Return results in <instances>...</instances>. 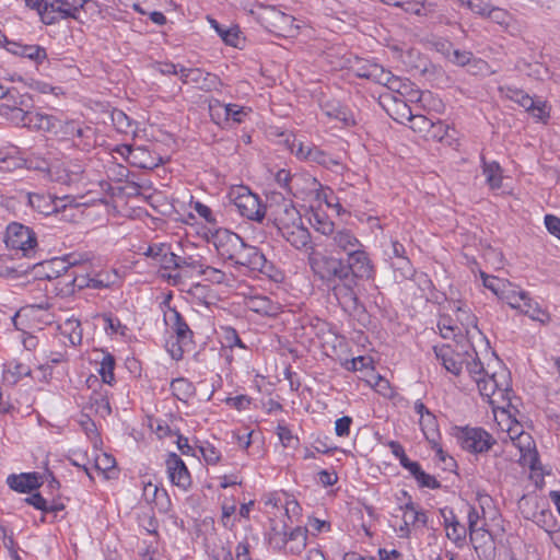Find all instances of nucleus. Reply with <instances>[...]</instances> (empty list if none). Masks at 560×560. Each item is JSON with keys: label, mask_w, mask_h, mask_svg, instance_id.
<instances>
[{"label": "nucleus", "mask_w": 560, "mask_h": 560, "mask_svg": "<svg viewBox=\"0 0 560 560\" xmlns=\"http://www.w3.org/2000/svg\"><path fill=\"white\" fill-rule=\"evenodd\" d=\"M480 395L487 399L492 408L501 409L504 413L505 408L510 406L511 382L510 374L504 368L482 377H477L475 382Z\"/></svg>", "instance_id": "obj_1"}, {"label": "nucleus", "mask_w": 560, "mask_h": 560, "mask_svg": "<svg viewBox=\"0 0 560 560\" xmlns=\"http://www.w3.org/2000/svg\"><path fill=\"white\" fill-rule=\"evenodd\" d=\"M307 261L313 273L327 285L338 279H345L346 268L341 258L326 255L314 248L308 252Z\"/></svg>", "instance_id": "obj_2"}, {"label": "nucleus", "mask_w": 560, "mask_h": 560, "mask_svg": "<svg viewBox=\"0 0 560 560\" xmlns=\"http://www.w3.org/2000/svg\"><path fill=\"white\" fill-rule=\"evenodd\" d=\"M258 21L277 36L293 37L298 34L299 26L294 24L295 19L276 7H261Z\"/></svg>", "instance_id": "obj_3"}, {"label": "nucleus", "mask_w": 560, "mask_h": 560, "mask_svg": "<svg viewBox=\"0 0 560 560\" xmlns=\"http://www.w3.org/2000/svg\"><path fill=\"white\" fill-rule=\"evenodd\" d=\"M230 199L238 213L252 221L261 222L266 215V207L259 197L245 186H237L230 191Z\"/></svg>", "instance_id": "obj_4"}, {"label": "nucleus", "mask_w": 560, "mask_h": 560, "mask_svg": "<svg viewBox=\"0 0 560 560\" xmlns=\"http://www.w3.org/2000/svg\"><path fill=\"white\" fill-rule=\"evenodd\" d=\"M5 245L25 257H33L37 249V235L28 226L12 222L7 226Z\"/></svg>", "instance_id": "obj_5"}, {"label": "nucleus", "mask_w": 560, "mask_h": 560, "mask_svg": "<svg viewBox=\"0 0 560 560\" xmlns=\"http://www.w3.org/2000/svg\"><path fill=\"white\" fill-rule=\"evenodd\" d=\"M164 322L176 336L177 347L170 350L171 355L175 360H180L184 353V347L192 343V331L184 320L183 316L175 308H170L164 314Z\"/></svg>", "instance_id": "obj_6"}, {"label": "nucleus", "mask_w": 560, "mask_h": 560, "mask_svg": "<svg viewBox=\"0 0 560 560\" xmlns=\"http://www.w3.org/2000/svg\"><path fill=\"white\" fill-rule=\"evenodd\" d=\"M208 242L213 245L222 260L232 264L242 246L243 238L228 229H217L210 232Z\"/></svg>", "instance_id": "obj_7"}, {"label": "nucleus", "mask_w": 560, "mask_h": 560, "mask_svg": "<svg viewBox=\"0 0 560 560\" xmlns=\"http://www.w3.org/2000/svg\"><path fill=\"white\" fill-rule=\"evenodd\" d=\"M457 439L464 450L474 454L486 453L495 443L492 435L482 428H462Z\"/></svg>", "instance_id": "obj_8"}, {"label": "nucleus", "mask_w": 560, "mask_h": 560, "mask_svg": "<svg viewBox=\"0 0 560 560\" xmlns=\"http://www.w3.org/2000/svg\"><path fill=\"white\" fill-rule=\"evenodd\" d=\"M343 267L346 268L343 271L345 279L350 277L371 279L374 275L373 264L363 245L347 255V260H343Z\"/></svg>", "instance_id": "obj_9"}, {"label": "nucleus", "mask_w": 560, "mask_h": 560, "mask_svg": "<svg viewBox=\"0 0 560 560\" xmlns=\"http://www.w3.org/2000/svg\"><path fill=\"white\" fill-rule=\"evenodd\" d=\"M179 72L180 81L184 84H194L203 92L217 91L222 86V82L217 74L206 72L200 68L180 67Z\"/></svg>", "instance_id": "obj_10"}, {"label": "nucleus", "mask_w": 560, "mask_h": 560, "mask_svg": "<svg viewBox=\"0 0 560 560\" xmlns=\"http://www.w3.org/2000/svg\"><path fill=\"white\" fill-rule=\"evenodd\" d=\"M463 351L459 352L450 345L433 348L436 359L445 368V370L455 376H458L465 363V355H469V349L462 346Z\"/></svg>", "instance_id": "obj_11"}, {"label": "nucleus", "mask_w": 560, "mask_h": 560, "mask_svg": "<svg viewBox=\"0 0 560 560\" xmlns=\"http://www.w3.org/2000/svg\"><path fill=\"white\" fill-rule=\"evenodd\" d=\"M232 265L247 267L252 270L262 272L266 270L267 259L257 247L243 242Z\"/></svg>", "instance_id": "obj_12"}, {"label": "nucleus", "mask_w": 560, "mask_h": 560, "mask_svg": "<svg viewBox=\"0 0 560 560\" xmlns=\"http://www.w3.org/2000/svg\"><path fill=\"white\" fill-rule=\"evenodd\" d=\"M272 217L279 232L302 223V217L291 200L279 202L272 210Z\"/></svg>", "instance_id": "obj_13"}, {"label": "nucleus", "mask_w": 560, "mask_h": 560, "mask_svg": "<svg viewBox=\"0 0 560 560\" xmlns=\"http://www.w3.org/2000/svg\"><path fill=\"white\" fill-rule=\"evenodd\" d=\"M65 198L54 197L49 194H38V192H28L27 194V202L28 205L38 213L44 215H50L52 213H57L65 209L67 205L65 203Z\"/></svg>", "instance_id": "obj_14"}, {"label": "nucleus", "mask_w": 560, "mask_h": 560, "mask_svg": "<svg viewBox=\"0 0 560 560\" xmlns=\"http://www.w3.org/2000/svg\"><path fill=\"white\" fill-rule=\"evenodd\" d=\"M166 470L172 485L186 490L191 485L187 466L176 453H170L166 458Z\"/></svg>", "instance_id": "obj_15"}, {"label": "nucleus", "mask_w": 560, "mask_h": 560, "mask_svg": "<svg viewBox=\"0 0 560 560\" xmlns=\"http://www.w3.org/2000/svg\"><path fill=\"white\" fill-rule=\"evenodd\" d=\"M75 265V261L69 262V265H65L63 260L54 259L48 262V266H61V270L65 271L63 275H60V270L57 269L55 275L46 273L45 277L47 279H56V290L59 295L67 296L74 293V283L75 276L68 272L69 266Z\"/></svg>", "instance_id": "obj_16"}, {"label": "nucleus", "mask_w": 560, "mask_h": 560, "mask_svg": "<svg viewBox=\"0 0 560 560\" xmlns=\"http://www.w3.org/2000/svg\"><path fill=\"white\" fill-rule=\"evenodd\" d=\"M440 515L443 518V525L446 530V537L456 546L460 547L466 540L467 529L459 523L454 511L451 508L440 509Z\"/></svg>", "instance_id": "obj_17"}, {"label": "nucleus", "mask_w": 560, "mask_h": 560, "mask_svg": "<svg viewBox=\"0 0 560 560\" xmlns=\"http://www.w3.org/2000/svg\"><path fill=\"white\" fill-rule=\"evenodd\" d=\"M282 237L290 243L295 249L304 252L308 255V252L314 249L312 243V236L307 228L303 225V222L285 229L279 232Z\"/></svg>", "instance_id": "obj_18"}, {"label": "nucleus", "mask_w": 560, "mask_h": 560, "mask_svg": "<svg viewBox=\"0 0 560 560\" xmlns=\"http://www.w3.org/2000/svg\"><path fill=\"white\" fill-rule=\"evenodd\" d=\"M513 445L520 451V463L523 466H527L530 469L536 468L538 463V454L536 451L535 442L529 433L524 432L517 436V440L513 442Z\"/></svg>", "instance_id": "obj_19"}, {"label": "nucleus", "mask_w": 560, "mask_h": 560, "mask_svg": "<svg viewBox=\"0 0 560 560\" xmlns=\"http://www.w3.org/2000/svg\"><path fill=\"white\" fill-rule=\"evenodd\" d=\"M456 320L460 324L462 331L466 334L467 343H471L475 337L483 338L482 332L477 327V317L465 304L456 306Z\"/></svg>", "instance_id": "obj_20"}, {"label": "nucleus", "mask_w": 560, "mask_h": 560, "mask_svg": "<svg viewBox=\"0 0 560 560\" xmlns=\"http://www.w3.org/2000/svg\"><path fill=\"white\" fill-rule=\"evenodd\" d=\"M355 278L350 277L349 279H338L332 284L328 285L331 288L332 294L345 307H355L358 298L353 291Z\"/></svg>", "instance_id": "obj_21"}, {"label": "nucleus", "mask_w": 560, "mask_h": 560, "mask_svg": "<svg viewBox=\"0 0 560 560\" xmlns=\"http://www.w3.org/2000/svg\"><path fill=\"white\" fill-rule=\"evenodd\" d=\"M362 245L357 235L347 228H339L330 242V246L336 253H343L346 255L362 247Z\"/></svg>", "instance_id": "obj_22"}, {"label": "nucleus", "mask_w": 560, "mask_h": 560, "mask_svg": "<svg viewBox=\"0 0 560 560\" xmlns=\"http://www.w3.org/2000/svg\"><path fill=\"white\" fill-rule=\"evenodd\" d=\"M20 115L27 119L26 128L35 131L50 132L59 124L56 117L40 112L20 113Z\"/></svg>", "instance_id": "obj_23"}, {"label": "nucleus", "mask_w": 560, "mask_h": 560, "mask_svg": "<svg viewBox=\"0 0 560 560\" xmlns=\"http://www.w3.org/2000/svg\"><path fill=\"white\" fill-rule=\"evenodd\" d=\"M271 530L275 536H281L282 542L296 541L295 547H291V552H300L306 546L307 529L305 527H295L290 533L288 532L287 525L283 524L281 528L272 526Z\"/></svg>", "instance_id": "obj_24"}, {"label": "nucleus", "mask_w": 560, "mask_h": 560, "mask_svg": "<svg viewBox=\"0 0 560 560\" xmlns=\"http://www.w3.org/2000/svg\"><path fill=\"white\" fill-rule=\"evenodd\" d=\"M7 483L12 490L21 493L31 492L42 485L40 476L36 472L10 475Z\"/></svg>", "instance_id": "obj_25"}, {"label": "nucleus", "mask_w": 560, "mask_h": 560, "mask_svg": "<svg viewBox=\"0 0 560 560\" xmlns=\"http://www.w3.org/2000/svg\"><path fill=\"white\" fill-rule=\"evenodd\" d=\"M394 7L400 8L406 13L417 16H430L436 11V3L425 0H395Z\"/></svg>", "instance_id": "obj_26"}, {"label": "nucleus", "mask_w": 560, "mask_h": 560, "mask_svg": "<svg viewBox=\"0 0 560 560\" xmlns=\"http://www.w3.org/2000/svg\"><path fill=\"white\" fill-rule=\"evenodd\" d=\"M245 304L249 311L264 316H275L280 310L278 303H275L269 298L261 295L249 296Z\"/></svg>", "instance_id": "obj_27"}, {"label": "nucleus", "mask_w": 560, "mask_h": 560, "mask_svg": "<svg viewBox=\"0 0 560 560\" xmlns=\"http://www.w3.org/2000/svg\"><path fill=\"white\" fill-rule=\"evenodd\" d=\"M28 98L30 97L25 95H13V98H8V101L12 100V104L1 105V114L8 115L7 110H10V119L14 121L16 125L26 127L27 119L21 116L20 113H26L25 110H23V107L27 106Z\"/></svg>", "instance_id": "obj_28"}, {"label": "nucleus", "mask_w": 560, "mask_h": 560, "mask_svg": "<svg viewBox=\"0 0 560 560\" xmlns=\"http://www.w3.org/2000/svg\"><path fill=\"white\" fill-rule=\"evenodd\" d=\"M31 368L19 360H11L4 364L3 381L8 384L14 385L22 377L31 375Z\"/></svg>", "instance_id": "obj_29"}, {"label": "nucleus", "mask_w": 560, "mask_h": 560, "mask_svg": "<svg viewBox=\"0 0 560 560\" xmlns=\"http://www.w3.org/2000/svg\"><path fill=\"white\" fill-rule=\"evenodd\" d=\"M527 296L528 293L526 291L518 289L515 284L508 281L504 289H502L500 299L505 301L512 308L520 310Z\"/></svg>", "instance_id": "obj_30"}, {"label": "nucleus", "mask_w": 560, "mask_h": 560, "mask_svg": "<svg viewBox=\"0 0 560 560\" xmlns=\"http://www.w3.org/2000/svg\"><path fill=\"white\" fill-rule=\"evenodd\" d=\"M438 328L440 330L441 336L444 339H454L457 343H459L458 338H463L462 328L456 324V322L447 316L442 315L438 322Z\"/></svg>", "instance_id": "obj_31"}, {"label": "nucleus", "mask_w": 560, "mask_h": 560, "mask_svg": "<svg viewBox=\"0 0 560 560\" xmlns=\"http://www.w3.org/2000/svg\"><path fill=\"white\" fill-rule=\"evenodd\" d=\"M322 110L327 117L335 118L346 126L354 124V118L349 109L338 103H326L323 105Z\"/></svg>", "instance_id": "obj_32"}, {"label": "nucleus", "mask_w": 560, "mask_h": 560, "mask_svg": "<svg viewBox=\"0 0 560 560\" xmlns=\"http://www.w3.org/2000/svg\"><path fill=\"white\" fill-rule=\"evenodd\" d=\"M96 142V132L95 129L80 125L77 130L75 139L73 141V145L83 151H89L92 147H94Z\"/></svg>", "instance_id": "obj_33"}, {"label": "nucleus", "mask_w": 560, "mask_h": 560, "mask_svg": "<svg viewBox=\"0 0 560 560\" xmlns=\"http://www.w3.org/2000/svg\"><path fill=\"white\" fill-rule=\"evenodd\" d=\"M523 314L527 315L533 320H537L541 324H548L550 322V315L547 311L542 310L537 302H534L529 295L525 300L520 308Z\"/></svg>", "instance_id": "obj_34"}, {"label": "nucleus", "mask_w": 560, "mask_h": 560, "mask_svg": "<svg viewBox=\"0 0 560 560\" xmlns=\"http://www.w3.org/2000/svg\"><path fill=\"white\" fill-rule=\"evenodd\" d=\"M112 121L116 130L125 135H136V122L129 118L122 110L114 109L112 112Z\"/></svg>", "instance_id": "obj_35"}, {"label": "nucleus", "mask_w": 560, "mask_h": 560, "mask_svg": "<svg viewBox=\"0 0 560 560\" xmlns=\"http://www.w3.org/2000/svg\"><path fill=\"white\" fill-rule=\"evenodd\" d=\"M215 107L223 108L225 118H232L235 122H242L243 118L247 115L245 107L238 106L236 104L222 105L219 100H211L209 102L210 110L213 112Z\"/></svg>", "instance_id": "obj_36"}, {"label": "nucleus", "mask_w": 560, "mask_h": 560, "mask_svg": "<svg viewBox=\"0 0 560 560\" xmlns=\"http://www.w3.org/2000/svg\"><path fill=\"white\" fill-rule=\"evenodd\" d=\"M171 389L173 395L182 401H187L195 395V386L190 381L184 377H178L172 381Z\"/></svg>", "instance_id": "obj_37"}, {"label": "nucleus", "mask_w": 560, "mask_h": 560, "mask_svg": "<svg viewBox=\"0 0 560 560\" xmlns=\"http://www.w3.org/2000/svg\"><path fill=\"white\" fill-rule=\"evenodd\" d=\"M306 161L315 162L326 168L338 166L339 162L317 147H307Z\"/></svg>", "instance_id": "obj_38"}, {"label": "nucleus", "mask_w": 560, "mask_h": 560, "mask_svg": "<svg viewBox=\"0 0 560 560\" xmlns=\"http://www.w3.org/2000/svg\"><path fill=\"white\" fill-rule=\"evenodd\" d=\"M409 472L421 488L439 489L441 487L440 481H438L434 476L427 474L419 463H417Z\"/></svg>", "instance_id": "obj_39"}, {"label": "nucleus", "mask_w": 560, "mask_h": 560, "mask_svg": "<svg viewBox=\"0 0 560 560\" xmlns=\"http://www.w3.org/2000/svg\"><path fill=\"white\" fill-rule=\"evenodd\" d=\"M482 173L486 176L487 183L492 189L500 188L502 184L501 167L499 163H487L483 161Z\"/></svg>", "instance_id": "obj_40"}, {"label": "nucleus", "mask_w": 560, "mask_h": 560, "mask_svg": "<svg viewBox=\"0 0 560 560\" xmlns=\"http://www.w3.org/2000/svg\"><path fill=\"white\" fill-rule=\"evenodd\" d=\"M469 348H471V352L469 351V355H465L464 364L466 365V369H467L469 375L471 376V378L474 380V382H476L477 377H482L486 374H488V372L485 370L483 364L480 362V360L477 358H474L472 354H477V353L470 343H469Z\"/></svg>", "instance_id": "obj_41"}, {"label": "nucleus", "mask_w": 560, "mask_h": 560, "mask_svg": "<svg viewBox=\"0 0 560 560\" xmlns=\"http://www.w3.org/2000/svg\"><path fill=\"white\" fill-rule=\"evenodd\" d=\"M129 163L140 168L149 170L158 166V163L150 156L149 151L142 147L135 149Z\"/></svg>", "instance_id": "obj_42"}, {"label": "nucleus", "mask_w": 560, "mask_h": 560, "mask_svg": "<svg viewBox=\"0 0 560 560\" xmlns=\"http://www.w3.org/2000/svg\"><path fill=\"white\" fill-rule=\"evenodd\" d=\"M400 509L405 510L404 523L407 527H409V525H415L416 523H422L423 525L427 524L425 513L423 511H418L411 501L406 503L404 508L400 506Z\"/></svg>", "instance_id": "obj_43"}, {"label": "nucleus", "mask_w": 560, "mask_h": 560, "mask_svg": "<svg viewBox=\"0 0 560 560\" xmlns=\"http://www.w3.org/2000/svg\"><path fill=\"white\" fill-rule=\"evenodd\" d=\"M115 359L112 354H104L102 361L100 362L98 373L102 376L104 383L112 385L115 381Z\"/></svg>", "instance_id": "obj_44"}, {"label": "nucleus", "mask_w": 560, "mask_h": 560, "mask_svg": "<svg viewBox=\"0 0 560 560\" xmlns=\"http://www.w3.org/2000/svg\"><path fill=\"white\" fill-rule=\"evenodd\" d=\"M363 75L365 79L372 80L385 86H387L390 80H393L394 78V75L389 71H386L383 67L378 65H372L370 67L369 72L363 73Z\"/></svg>", "instance_id": "obj_45"}, {"label": "nucleus", "mask_w": 560, "mask_h": 560, "mask_svg": "<svg viewBox=\"0 0 560 560\" xmlns=\"http://www.w3.org/2000/svg\"><path fill=\"white\" fill-rule=\"evenodd\" d=\"M62 332L68 335V339L72 346L80 345L82 341L81 323L78 319H68L63 324Z\"/></svg>", "instance_id": "obj_46"}, {"label": "nucleus", "mask_w": 560, "mask_h": 560, "mask_svg": "<svg viewBox=\"0 0 560 560\" xmlns=\"http://www.w3.org/2000/svg\"><path fill=\"white\" fill-rule=\"evenodd\" d=\"M90 405L91 409H93L94 412L101 416L102 418H106L112 412L109 400L103 394H94L90 398Z\"/></svg>", "instance_id": "obj_47"}, {"label": "nucleus", "mask_w": 560, "mask_h": 560, "mask_svg": "<svg viewBox=\"0 0 560 560\" xmlns=\"http://www.w3.org/2000/svg\"><path fill=\"white\" fill-rule=\"evenodd\" d=\"M211 24L225 44L233 47L237 46L240 30L237 27L223 28L215 20H211Z\"/></svg>", "instance_id": "obj_48"}, {"label": "nucleus", "mask_w": 560, "mask_h": 560, "mask_svg": "<svg viewBox=\"0 0 560 560\" xmlns=\"http://www.w3.org/2000/svg\"><path fill=\"white\" fill-rule=\"evenodd\" d=\"M505 96L511 101L517 103L521 107L529 110L534 105V100L527 93L518 89L508 88Z\"/></svg>", "instance_id": "obj_49"}, {"label": "nucleus", "mask_w": 560, "mask_h": 560, "mask_svg": "<svg viewBox=\"0 0 560 560\" xmlns=\"http://www.w3.org/2000/svg\"><path fill=\"white\" fill-rule=\"evenodd\" d=\"M18 56L28 58L36 62H42L47 57L45 49L38 45H22L18 51Z\"/></svg>", "instance_id": "obj_50"}, {"label": "nucleus", "mask_w": 560, "mask_h": 560, "mask_svg": "<svg viewBox=\"0 0 560 560\" xmlns=\"http://www.w3.org/2000/svg\"><path fill=\"white\" fill-rule=\"evenodd\" d=\"M49 2L50 12H54L58 15L59 19H74L79 20L78 15H74L69 5V1L67 0H51Z\"/></svg>", "instance_id": "obj_51"}, {"label": "nucleus", "mask_w": 560, "mask_h": 560, "mask_svg": "<svg viewBox=\"0 0 560 560\" xmlns=\"http://www.w3.org/2000/svg\"><path fill=\"white\" fill-rule=\"evenodd\" d=\"M467 523L470 542L475 545L477 542V534L479 533L480 515L475 506H469L467 513Z\"/></svg>", "instance_id": "obj_52"}, {"label": "nucleus", "mask_w": 560, "mask_h": 560, "mask_svg": "<svg viewBox=\"0 0 560 560\" xmlns=\"http://www.w3.org/2000/svg\"><path fill=\"white\" fill-rule=\"evenodd\" d=\"M392 97L394 101V114L396 115L394 119L399 122H404V120L409 121L413 115L410 107L405 103L402 98H399L396 95H393Z\"/></svg>", "instance_id": "obj_53"}, {"label": "nucleus", "mask_w": 560, "mask_h": 560, "mask_svg": "<svg viewBox=\"0 0 560 560\" xmlns=\"http://www.w3.org/2000/svg\"><path fill=\"white\" fill-rule=\"evenodd\" d=\"M487 19L506 28L512 22V15L504 9L491 7Z\"/></svg>", "instance_id": "obj_54"}, {"label": "nucleus", "mask_w": 560, "mask_h": 560, "mask_svg": "<svg viewBox=\"0 0 560 560\" xmlns=\"http://www.w3.org/2000/svg\"><path fill=\"white\" fill-rule=\"evenodd\" d=\"M409 122L410 128L413 131L422 133L423 137H425L428 135V131H430V128H432L433 121L423 115H412Z\"/></svg>", "instance_id": "obj_55"}, {"label": "nucleus", "mask_w": 560, "mask_h": 560, "mask_svg": "<svg viewBox=\"0 0 560 560\" xmlns=\"http://www.w3.org/2000/svg\"><path fill=\"white\" fill-rule=\"evenodd\" d=\"M432 448L435 451V457L444 470L453 471L456 468L455 459L450 456L439 444L434 443Z\"/></svg>", "instance_id": "obj_56"}, {"label": "nucleus", "mask_w": 560, "mask_h": 560, "mask_svg": "<svg viewBox=\"0 0 560 560\" xmlns=\"http://www.w3.org/2000/svg\"><path fill=\"white\" fill-rule=\"evenodd\" d=\"M448 133V126L442 121L432 122V128L428 131V140L443 141Z\"/></svg>", "instance_id": "obj_57"}, {"label": "nucleus", "mask_w": 560, "mask_h": 560, "mask_svg": "<svg viewBox=\"0 0 560 560\" xmlns=\"http://www.w3.org/2000/svg\"><path fill=\"white\" fill-rule=\"evenodd\" d=\"M483 285L491 290L498 298L502 293V289L506 285L508 281L493 276H485L482 273Z\"/></svg>", "instance_id": "obj_58"}, {"label": "nucleus", "mask_w": 560, "mask_h": 560, "mask_svg": "<svg viewBox=\"0 0 560 560\" xmlns=\"http://www.w3.org/2000/svg\"><path fill=\"white\" fill-rule=\"evenodd\" d=\"M199 275L206 277L207 280L213 283H223L225 281V273L217 268L210 266H201L199 270Z\"/></svg>", "instance_id": "obj_59"}, {"label": "nucleus", "mask_w": 560, "mask_h": 560, "mask_svg": "<svg viewBox=\"0 0 560 560\" xmlns=\"http://www.w3.org/2000/svg\"><path fill=\"white\" fill-rule=\"evenodd\" d=\"M178 261H180V256L172 253L170 247H167L166 253H163L162 257L159 258V262L164 269L178 270Z\"/></svg>", "instance_id": "obj_60"}, {"label": "nucleus", "mask_w": 560, "mask_h": 560, "mask_svg": "<svg viewBox=\"0 0 560 560\" xmlns=\"http://www.w3.org/2000/svg\"><path fill=\"white\" fill-rule=\"evenodd\" d=\"M315 230L320 234L328 236L330 241L334 238V234L337 233L338 229L334 222L316 219V223L314 224Z\"/></svg>", "instance_id": "obj_61"}, {"label": "nucleus", "mask_w": 560, "mask_h": 560, "mask_svg": "<svg viewBox=\"0 0 560 560\" xmlns=\"http://www.w3.org/2000/svg\"><path fill=\"white\" fill-rule=\"evenodd\" d=\"M200 452L208 464L214 465L220 460V452L211 444L201 446Z\"/></svg>", "instance_id": "obj_62"}, {"label": "nucleus", "mask_w": 560, "mask_h": 560, "mask_svg": "<svg viewBox=\"0 0 560 560\" xmlns=\"http://www.w3.org/2000/svg\"><path fill=\"white\" fill-rule=\"evenodd\" d=\"M115 465H116L115 458L112 455H108L106 453L97 456L95 459V467L98 470H102L104 472L114 468Z\"/></svg>", "instance_id": "obj_63"}, {"label": "nucleus", "mask_w": 560, "mask_h": 560, "mask_svg": "<svg viewBox=\"0 0 560 560\" xmlns=\"http://www.w3.org/2000/svg\"><path fill=\"white\" fill-rule=\"evenodd\" d=\"M545 225L550 234L560 238V219L558 217L547 214L545 217Z\"/></svg>", "instance_id": "obj_64"}]
</instances>
